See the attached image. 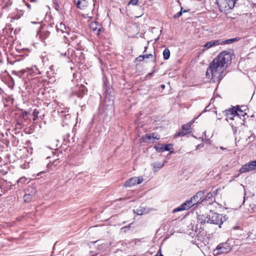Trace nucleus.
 Listing matches in <instances>:
<instances>
[{
	"mask_svg": "<svg viewBox=\"0 0 256 256\" xmlns=\"http://www.w3.org/2000/svg\"><path fill=\"white\" fill-rule=\"evenodd\" d=\"M231 56L229 52L224 51L211 62L207 69L206 75L213 82L220 81L224 76V65L230 64Z\"/></svg>",
	"mask_w": 256,
	"mask_h": 256,
	"instance_id": "f257e3e1",
	"label": "nucleus"
},
{
	"mask_svg": "<svg viewBox=\"0 0 256 256\" xmlns=\"http://www.w3.org/2000/svg\"><path fill=\"white\" fill-rule=\"evenodd\" d=\"M198 220H201V223H210L214 224H218L219 227H221L223 222L222 220V216L216 213H213L212 215H208L204 217L203 215L199 216Z\"/></svg>",
	"mask_w": 256,
	"mask_h": 256,
	"instance_id": "f03ea898",
	"label": "nucleus"
},
{
	"mask_svg": "<svg viewBox=\"0 0 256 256\" xmlns=\"http://www.w3.org/2000/svg\"><path fill=\"white\" fill-rule=\"evenodd\" d=\"M237 0H216L220 10L224 13H227L234 6Z\"/></svg>",
	"mask_w": 256,
	"mask_h": 256,
	"instance_id": "7ed1b4c3",
	"label": "nucleus"
},
{
	"mask_svg": "<svg viewBox=\"0 0 256 256\" xmlns=\"http://www.w3.org/2000/svg\"><path fill=\"white\" fill-rule=\"evenodd\" d=\"M226 115V120H234V117L244 116L246 113L244 112L243 110L238 108H229L225 110Z\"/></svg>",
	"mask_w": 256,
	"mask_h": 256,
	"instance_id": "20e7f679",
	"label": "nucleus"
},
{
	"mask_svg": "<svg viewBox=\"0 0 256 256\" xmlns=\"http://www.w3.org/2000/svg\"><path fill=\"white\" fill-rule=\"evenodd\" d=\"M234 39H230L224 42H221L220 40H212L208 42H207L206 44H204V48L202 49V50H208L214 46H218L219 44H228L230 42H233L234 41Z\"/></svg>",
	"mask_w": 256,
	"mask_h": 256,
	"instance_id": "39448f33",
	"label": "nucleus"
},
{
	"mask_svg": "<svg viewBox=\"0 0 256 256\" xmlns=\"http://www.w3.org/2000/svg\"><path fill=\"white\" fill-rule=\"evenodd\" d=\"M231 250L230 246L226 243H222L218 244L214 250L216 254H227Z\"/></svg>",
	"mask_w": 256,
	"mask_h": 256,
	"instance_id": "423d86ee",
	"label": "nucleus"
},
{
	"mask_svg": "<svg viewBox=\"0 0 256 256\" xmlns=\"http://www.w3.org/2000/svg\"><path fill=\"white\" fill-rule=\"evenodd\" d=\"M256 170V160L252 161L242 166L240 169V173H244Z\"/></svg>",
	"mask_w": 256,
	"mask_h": 256,
	"instance_id": "0eeeda50",
	"label": "nucleus"
},
{
	"mask_svg": "<svg viewBox=\"0 0 256 256\" xmlns=\"http://www.w3.org/2000/svg\"><path fill=\"white\" fill-rule=\"evenodd\" d=\"M143 181V178L142 177H133L126 180L124 186L126 187H131L136 184H140Z\"/></svg>",
	"mask_w": 256,
	"mask_h": 256,
	"instance_id": "6e6552de",
	"label": "nucleus"
},
{
	"mask_svg": "<svg viewBox=\"0 0 256 256\" xmlns=\"http://www.w3.org/2000/svg\"><path fill=\"white\" fill-rule=\"evenodd\" d=\"M196 118H194L188 124L183 125L182 126V129L183 130H185L186 132H184V131L180 132H178L176 136H184L186 134V133H190V130L191 128V125L192 123L194 122Z\"/></svg>",
	"mask_w": 256,
	"mask_h": 256,
	"instance_id": "1a4fd4ad",
	"label": "nucleus"
},
{
	"mask_svg": "<svg viewBox=\"0 0 256 256\" xmlns=\"http://www.w3.org/2000/svg\"><path fill=\"white\" fill-rule=\"evenodd\" d=\"M160 138V136L156 133H152V134H147L145 136H143L142 138L143 142H148L152 138V140H158Z\"/></svg>",
	"mask_w": 256,
	"mask_h": 256,
	"instance_id": "9d476101",
	"label": "nucleus"
},
{
	"mask_svg": "<svg viewBox=\"0 0 256 256\" xmlns=\"http://www.w3.org/2000/svg\"><path fill=\"white\" fill-rule=\"evenodd\" d=\"M90 29L96 34L98 35L100 31V26L96 22H92L90 24Z\"/></svg>",
	"mask_w": 256,
	"mask_h": 256,
	"instance_id": "9b49d317",
	"label": "nucleus"
},
{
	"mask_svg": "<svg viewBox=\"0 0 256 256\" xmlns=\"http://www.w3.org/2000/svg\"><path fill=\"white\" fill-rule=\"evenodd\" d=\"M195 199H192V196L186 200L185 202L182 204V207H186V210L189 209L192 206L198 203V200H194Z\"/></svg>",
	"mask_w": 256,
	"mask_h": 256,
	"instance_id": "f8f14e48",
	"label": "nucleus"
},
{
	"mask_svg": "<svg viewBox=\"0 0 256 256\" xmlns=\"http://www.w3.org/2000/svg\"><path fill=\"white\" fill-rule=\"evenodd\" d=\"M133 211L138 215H142L148 212V210L142 206H140L138 208L134 209Z\"/></svg>",
	"mask_w": 256,
	"mask_h": 256,
	"instance_id": "ddd939ff",
	"label": "nucleus"
},
{
	"mask_svg": "<svg viewBox=\"0 0 256 256\" xmlns=\"http://www.w3.org/2000/svg\"><path fill=\"white\" fill-rule=\"evenodd\" d=\"M76 6L80 9H84L87 6L88 2L86 0H74Z\"/></svg>",
	"mask_w": 256,
	"mask_h": 256,
	"instance_id": "4468645a",
	"label": "nucleus"
},
{
	"mask_svg": "<svg viewBox=\"0 0 256 256\" xmlns=\"http://www.w3.org/2000/svg\"><path fill=\"white\" fill-rule=\"evenodd\" d=\"M37 192L36 186H30L26 191V193L31 194V196H34Z\"/></svg>",
	"mask_w": 256,
	"mask_h": 256,
	"instance_id": "2eb2a0df",
	"label": "nucleus"
},
{
	"mask_svg": "<svg viewBox=\"0 0 256 256\" xmlns=\"http://www.w3.org/2000/svg\"><path fill=\"white\" fill-rule=\"evenodd\" d=\"M215 195L216 193L214 192H210L205 196L204 200L212 201L214 199Z\"/></svg>",
	"mask_w": 256,
	"mask_h": 256,
	"instance_id": "dca6fc26",
	"label": "nucleus"
},
{
	"mask_svg": "<svg viewBox=\"0 0 256 256\" xmlns=\"http://www.w3.org/2000/svg\"><path fill=\"white\" fill-rule=\"evenodd\" d=\"M163 56L164 60H168L170 56V51L168 48H166L164 50L163 53Z\"/></svg>",
	"mask_w": 256,
	"mask_h": 256,
	"instance_id": "f3484780",
	"label": "nucleus"
},
{
	"mask_svg": "<svg viewBox=\"0 0 256 256\" xmlns=\"http://www.w3.org/2000/svg\"><path fill=\"white\" fill-rule=\"evenodd\" d=\"M204 192L200 191L198 192L195 195L192 196V199H196V198H198L200 200L204 197Z\"/></svg>",
	"mask_w": 256,
	"mask_h": 256,
	"instance_id": "a211bd4d",
	"label": "nucleus"
},
{
	"mask_svg": "<svg viewBox=\"0 0 256 256\" xmlns=\"http://www.w3.org/2000/svg\"><path fill=\"white\" fill-rule=\"evenodd\" d=\"M33 196H31V194H28L27 193H26L24 196V200L25 202H30Z\"/></svg>",
	"mask_w": 256,
	"mask_h": 256,
	"instance_id": "6ab92c4d",
	"label": "nucleus"
},
{
	"mask_svg": "<svg viewBox=\"0 0 256 256\" xmlns=\"http://www.w3.org/2000/svg\"><path fill=\"white\" fill-rule=\"evenodd\" d=\"M164 165V163L161 162H156L153 164V167L156 170H159Z\"/></svg>",
	"mask_w": 256,
	"mask_h": 256,
	"instance_id": "aec40b11",
	"label": "nucleus"
},
{
	"mask_svg": "<svg viewBox=\"0 0 256 256\" xmlns=\"http://www.w3.org/2000/svg\"><path fill=\"white\" fill-rule=\"evenodd\" d=\"M155 149L158 152H164V144H158L154 146Z\"/></svg>",
	"mask_w": 256,
	"mask_h": 256,
	"instance_id": "412c9836",
	"label": "nucleus"
},
{
	"mask_svg": "<svg viewBox=\"0 0 256 256\" xmlns=\"http://www.w3.org/2000/svg\"><path fill=\"white\" fill-rule=\"evenodd\" d=\"M186 210V207H184V206L182 207V204L180 207L174 210V212H179L180 210Z\"/></svg>",
	"mask_w": 256,
	"mask_h": 256,
	"instance_id": "4be33fe9",
	"label": "nucleus"
},
{
	"mask_svg": "<svg viewBox=\"0 0 256 256\" xmlns=\"http://www.w3.org/2000/svg\"><path fill=\"white\" fill-rule=\"evenodd\" d=\"M170 147H172L170 144L164 145V151H169L170 149Z\"/></svg>",
	"mask_w": 256,
	"mask_h": 256,
	"instance_id": "5701e85b",
	"label": "nucleus"
},
{
	"mask_svg": "<svg viewBox=\"0 0 256 256\" xmlns=\"http://www.w3.org/2000/svg\"><path fill=\"white\" fill-rule=\"evenodd\" d=\"M26 178L22 177L18 179V182L24 184V183L26 182Z\"/></svg>",
	"mask_w": 256,
	"mask_h": 256,
	"instance_id": "b1692460",
	"label": "nucleus"
},
{
	"mask_svg": "<svg viewBox=\"0 0 256 256\" xmlns=\"http://www.w3.org/2000/svg\"><path fill=\"white\" fill-rule=\"evenodd\" d=\"M138 2V0H130V2L128 3V4L136 5Z\"/></svg>",
	"mask_w": 256,
	"mask_h": 256,
	"instance_id": "393cba45",
	"label": "nucleus"
},
{
	"mask_svg": "<svg viewBox=\"0 0 256 256\" xmlns=\"http://www.w3.org/2000/svg\"><path fill=\"white\" fill-rule=\"evenodd\" d=\"M144 59V56L140 55L136 58V60L140 62L142 61Z\"/></svg>",
	"mask_w": 256,
	"mask_h": 256,
	"instance_id": "a878e982",
	"label": "nucleus"
},
{
	"mask_svg": "<svg viewBox=\"0 0 256 256\" xmlns=\"http://www.w3.org/2000/svg\"><path fill=\"white\" fill-rule=\"evenodd\" d=\"M182 14V12H178L177 14H176L174 15V18H179L180 16H181Z\"/></svg>",
	"mask_w": 256,
	"mask_h": 256,
	"instance_id": "bb28decb",
	"label": "nucleus"
},
{
	"mask_svg": "<svg viewBox=\"0 0 256 256\" xmlns=\"http://www.w3.org/2000/svg\"><path fill=\"white\" fill-rule=\"evenodd\" d=\"M38 112L36 110H34L33 112V115L34 117H38Z\"/></svg>",
	"mask_w": 256,
	"mask_h": 256,
	"instance_id": "cd10ccee",
	"label": "nucleus"
},
{
	"mask_svg": "<svg viewBox=\"0 0 256 256\" xmlns=\"http://www.w3.org/2000/svg\"><path fill=\"white\" fill-rule=\"evenodd\" d=\"M143 56H144V58H150L152 57V55L151 54H144V55H143Z\"/></svg>",
	"mask_w": 256,
	"mask_h": 256,
	"instance_id": "c85d7f7f",
	"label": "nucleus"
},
{
	"mask_svg": "<svg viewBox=\"0 0 256 256\" xmlns=\"http://www.w3.org/2000/svg\"><path fill=\"white\" fill-rule=\"evenodd\" d=\"M80 91L82 94H84L86 90V88H84L82 87V88H80Z\"/></svg>",
	"mask_w": 256,
	"mask_h": 256,
	"instance_id": "c756f323",
	"label": "nucleus"
},
{
	"mask_svg": "<svg viewBox=\"0 0 256 256\" xmlns=\"http://www.w3.org/2000/svg\"><path fill=\"white\" fill-rule=\"evenodd\" d=\"M220 148L221 150H228V148H224L223 146H220Z\"/></svg>",
	"mask_w": 256,
	"mask_h": 256,
	"instance_id": "7c9ffc66",
	"label": "nucleus"
},
{
	"mask_svg": "<svg viewBox=\"0 0 256 256\" xmlns=\"http://www.w3.org/2000/svg\"><path fill=\"white\" fill-rule=\"evenodd\" d=\"M60 26L61 28H62V27H64L65 28V26L64 24H60Z\"/></svg>",
	"mask_w": 256,
	"mask_h": 256,
	"instance_id": "2f4dec72",
	"label": "nucleus"
},
{
	"mask_svg": "<svg viewBox=\"0 0 256 256\" xmlns=\"http://www.w3.org/2000/svg\"><path fill=\"white\" fill-rule=\"evenodd\" d=\"M194 200H198V203L200 201V200H199L198 198H196V199Z\"/></svg>",
	"mask_w": 256,
	"mask_h": 256,
	"instance_id": "473e14b6",
	"label": "nucleus"
},
{
	"mask_svg": "<svg viewBox=\"0 0 256 256\" xmlns=\"http://www.w3.org/2000/svg\"><path fill=\"white\" fill-rule=\"evenodd\" d=\"M160 252V250L158 252L157 254H156V256H159L158 254Z\"/></svg>",
	"mask_w": 256,
	"mask_h": 256,
	"instance_id": "72a5a7b5",
	"label": "nucleus"
},
{
	"mask_svg": "<svg viewBox=\"0 0 256 256\" xmlns=\"http://www.w3.org/2000/svg\"><path fill=\"white\" fill-rule=\"evenodd\" d=\"M161 87L162 88H165V86L164 84H162L161 86Z\"/></svg>",
	"mask_w": 256,
	"mask_h": 256,
	"instance_id": "f704fd0d",
	"label": "nucleus"
},
{
	"mask_svg": "<svg viewBox=\"0 0 256 256\" xmlns=\"http://www.w3.org/2000/svg\"><path fill=\"white\" fill-rule=\"evenodd\" d=\"M78 96L82 98V95L80 94H78Z\"/></svg>",
	"mask_w": 256,
	"mask_h": 256,
	"instance_id": "c9c22d12",
	"label": "nucleus"
},
{
	"mask_svg": "<svg viewBox=\"0 0 256 256\" xmlns=\"http://www.w3.org/2000/svg\"><path fill=\"white\" fill-rule=\"evenodd\" d=\"M88 17L89 18H92V16H88Z\"/></svg>",
	"mask_w": 256,
	"mask_h": 256,
	"instance_id": "e433bc0d",
	"label": "nucleus"
},
{
	"mask_svg": "<svg viewBox=\"0 0 256 256\" xmlns=\"http://www.w3.org/2000/svg\"><path fill=\"white\" fill-rule=\"evenodd\" d=\"M159 256H164L160 252V255Z\"/></svg>",
	"mask_w": 256,
	"mask_h": 256,
	"instance_id": "4c0bfd02",
	"label": "nucleus"
},
{
	"mask_svg": "<svg viewBox=\"0 0 256 256\" xmlns=\"http://www.w3.org/2000/svg\"><path fill=\"white\" fill-rule=\"evenodd\" d=\"M146 48H147V47H146H146H145V50H144V52L146 51Z\"/></svg>",
	"mask_w": 256,
	"mask_h": 256,
	"instance_id": "58836bf2",
	"label": "nucleus"
},
{
	"mask_svg": "<svg viewBox=\"0 0 256 256\" xmlns=\"http://www.w3.org/2000/svg\"><path fill=\"white\" fill-rule=\"evenodd\" d=\"M111 104H112H112H113V102H112V101L111 102Z\"/></svg>",
	"mask_w": 256,
	"mask_h": 256,
	"instance_id": "ea45409f",
	"label": "nucleus"
},
{
	"mask_svg": "<svg viewBox=\"0 0 256 256\" xmlns=\"http://www.w3.org/2000/svg\"><path fill=\"white\" fill-rule=\"evenodd\" d=\"M108 99V97L106 98V100Z\"/></svg>",
	"mask_w": 256,
	"mask_h": 256,
	"instance_id": "a19ab883",
	"label": "nucleus"
}]
</instances>
